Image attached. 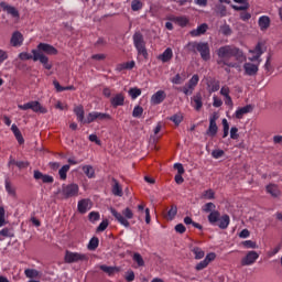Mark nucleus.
Wrapping results in <instances>:
<instances>
[{
	"mask_svg": "<svg viewBox=\"0 0 282 282\" xmlns=\"http://www.w3.org/2000/svg\"><path fill=\"white\" fill-rule=\"evenodd\" d=\"M78 191H80V188L76 183H70L67 185L63 184L61 194L63 195L64 199H69L72 197H78Z\"/></svg>",
	"mask_w": 282,
	"mask_h": 282,
	"instance_id": "423d86ee",
	"label": "nucleus"
},
{
	"mask_svg": "<svg viewBox=\"0 0 282 282\" xmlns=\"http://www.w3.org/2000/svg\"><path fill=\"white\" fill-rule=\"evenodd\" d=\"M215 208H217V206L215 205V203H206L203 207L204 213H214V210H216Z\"/></svg>",
	"mask_w": 282,
	"mask_h": 282,
	"instance_id": "de8ad7c7",
	"label": "nucleus"
},
{
	"mask_svg": "<svg viewBox=\"0 0 282 282\" xmlns=\"http://www.w3.org/2000/svg\"><path fill=\"white\" fill-rule=\"evenodd\" d=\"M259 28L262 32H265V30H268V28H270V17L268 15H262L259 18Z\"/></svg>",
	"mask_w": 282,
	"mask_h": 282,
	"instance_id": "a878e982",
	"label": "nucleus"
},
{
	"mask_svg": "<svg viewBox=\"0 0 282 282\" xmlns=\"http://www.w3.org/2000/svg\"><path fill=\"white\" fill-rule=\"evenodd\" d=\"M205 199H213L215 197V192L213 189H207L203 193Z\"/></svg>",
	"mask_w": 282,
	"mask_h": 282,
	"instance_id": "0e129e2a",
	"label": "nucleus"
},
{
	"mask_svg": "<svg viewBox=\"0 0 282 282\" xmlns=\"http://www.w3.org/2000/svg\"><path fill=\"white\" fill-rule=\"evenodd\" d=\"M34 180H42L43 184H54V176L43 174L41 171L35 170L33 172Z\"/></svg>",
	"mask_w": 282,
	"mask_h": 282,
	"instance_id": "4468645a",
	"label": "nucleus"
},
{
	"mask_svg": "<svg viewBox=\"0 0 282 282\" xmlns=\"http://www.w3.org/2000/svg\"><path fill=\"white\" fill-rule=\"evenodd\" d=\"M110 213L118 224L124 228H130L131 224L129 223V219L133 217V210H131V208L127 207L122 210V213H119L116 210V208H110Z\"/></svg>",
	"mask_w": 282,
	"mask_h": 282,
	"instance_id": "20e7f679",
	"label": "nucleus"
},
{
	"mask_svg": "<svg viewBox=\"0 0 282 282\" xmlns=\"http://www.w3.org/2000/svg\"><path fill=\"white\" fill-rule=\"evenodd\" d=\"M109 228V220H102L99 226L97 227V232H105Z\"/></svg>",
	"mask_w": 282,
	"mask_h": 282,
	"instance_id": "603ef678",
	"label": "nucleus"
},
{
	"mask_svg": "<svg viewBox=\"0 0 282 282\" xmlns=\"http://www.w3.org/2000/svg\"><path fill=\"white\" fill-rule=\"evenodd\" d=\"M89 221H99L100 220V213L98 212H90L88 215Z\"/></svg>",
	"mask_w": 282,
	"mask_h": 282,
	"instance_id": "864d4df0",
	"label": "nucleus"
},
{
	"mask_svg": "<svg viewBox=\"0 0 282 282\" xmlns=\"http://www.w3.org/2000/svg\"><path fill=\"white\" fill-rule=\"evenodd\" d=\"M217 131H219V128L217 127V123H209V127H208L206 133L210 138H215V135H217Z\"/></svg>",
	"mask_w": 282,
	"mask_h": 282,
	"instance_id": "c9c22d12",
	"label": "nucleus"
},
{
	"mask_svg": "<svg viewBox=\"0 0 282 282\" xmlns=\"http://www.w3.org/2000/svg\"><path fill=\"white\" fill-rule=\"evenodd\" d=\"M207 87L210 94H214L215 91H219V80L217 79H209L207 82Z\"/></svg>",
	"mask_w": 282,
	"mask_h": 282,
	"instance_id": "c756f323",
	"label": "nucleus"
},
{
	"mask_svg": "<svg viewBox=\"0 0 282 282\" xmlns=\"http://www.w3.org/2000/svg\"><path fill=\"white\" fill-rule=\"evenodd\" d=\"M154 105H162L166 100V93L164 90H159L151 98Z\"/></svg>",
	"mask_w": 282,
	"mask_h": 282,
	"instance_id": "6ab92c4d",
	"label": "nucleus"
},
{
	"mask_svg": "<svg viewBox=\"0 0 282 282\" xmlns=\"http://www.w3.org/2000/svg\"><path fill=\"white\" fill-rule=\"evenodd\" d=\"M132 261L138 264V268H143L144 265V259L142 258V254L138 252L133 253Z\"/></svg>",
	"mask_w": 282,
	"mask_h": 282,
	"instance_id": "e433bc0d",
	"label": "nucleus"
},
{
	"mask_svg": "<svg viewBox=\"0 0 282 282\" xmlns=\"http://www.w3.org/2000/svg\"><path fill=\"white\" fill-rule=\"evenodd\" d=\"M53 85L56 89V91L61 93V91H76V87L72 86H66L63 87L61 86V83H58V80H53Z\"/></svg>",
	"mask_w": 282,
	"mask_h": 282,
	"instance_id": "c85d7f7f",
	"label": "nucleus"
},
{
	"mask_svg": "<svg viewBox=\"0 0 282 282\" xmlns=\"http://www.w3.org/2000/svg\"><path fill=\"white\" fill-rule=\"evenodd\" d=\"M24 274L28 279H34L36 276H39V271L34 270V269H26L24 271Z\"/></svg>",
	"mask_w": 282,
	"mask_h": 282,
	"instance_id": "3c124183",
	"label": "nucleus"
},
{
	"mask_svg": "<svg viewBox=\"0 0 282 282\" xmlns=\"http://www.w3.org/2000/svg\"><path fill=\"white\" fill-rule=\"evenodd\" d=\"M200 54V58L207 62L210 58V46L207 42H199L197 51Z\"/></svg>",
	"mask_w": 282,
	"mask_h": 282,
	"instance_id": "9d476101",
	"label": "nucleus"
},
{
	"mask_svg": "<svg viewBox=\"0 0 282 282\" xmlns=\"http://www.w3.org/2000/svg\"><path fill=\"white\" fill-rule=\"evenodd\" d=\"M130 98L135 100L139 96H142V90L140 88H130L128 91Z\"/></svg>",
	"mask_w": 282,
	"mask_h": 282,
	"instance_id": "4c0bfd02",
	"label": "nucleus"
},
{
	"mask_svg": "<svg viewBox=\"0 0 282 282\" xmlns=\"http://www.w3.org/2000/svg\"><path fill=\"white\" fill-rule=\"evenodd\" d=\"M97 120H111V115L97 111Z\"/></svg>",
	"mask_w": 282,
	"mask_h": 282,
	"instance_id": "13d9d810",
	"label": "nucleus"
},
{
	"mask_svg": "<svg viewBox=\"0 0 282 282\" xmlns=\"http://www.w3.org/2000/svg\"><path fill=\"white\" fill-rule=\"evenodd\" d=\"M254 111V106L252 105H247L245 107H240L236 110L235 116L237 120H241L246 113H252Z\"/></svg>",
	"mask_w": 282,
	"mask_h": 282,
	"instance_id": "f3484780",
	"label": "nucleus"
},
{
	"mask_svg": "<svg viewBox=\"0 0 282 282\" xmlns=\"http://www.w3.org/2000/svg\"><path fill=\"white\" fill-rule=\"evenodd\" d=\"M11 131L14 134L19 144H24L25 143V139H23V134L21 133V130H19V127H17V124L13 123L11 126Z\"/></svg>",
	"mask_w": 282,
	"mask_h": 282,
	"instance_id": "393cba45",
	"label": "nucleus"
},
{
	"mask_svg": "<svg viewBox=\"0 0 282 282\" xmlns=\"http://www.w3.org/2000/svg\"><path fill=\"white\" fill-rule=\"evenodd\" d=\"M224 155H225L224 150L217 149V150H213L212 152V156L214 158V160H219L220 158H224Z\"/></svg>",
	"mask_w": 282,
	"mask_h": 282,
	"instance_id": "6e6d98bb",
	"label": "nucleus"
},
{
	"mask_svg": "<svg viewBox=\"0 0 282 282\" xmlns=\"http://www.w3.org/2000/svg\"><path fill=\"white\" fill-rule=\"evenodd\" d=\"M192 252L196 260L204 259V257L206 256V252L203 251V249L199 247L192 248Z\"/></svg>",
	"mask_w": 282,
	"mask_h": 282,
	"instance_id": "f704fd0d",
	"label": "nucleus"
},
{
	"mask_svg": "<svg viewBox=\"0 0 282 282\" xmlns=\"http://www.w3.org/2000/svg\"><path fill=\"white\" fill-rule=\"evenodd\" d=\"M124 279H126L127 282L135 281V272H133V270L127 271Z\"/></svg>",
	"mask_w": 282,
	"mask_h": 282,
	"instance_id": "5fc2aeb1",
	"label": "nucleus"
},
{
	"mask_svg": "<svg viewBox=\"0 0 282 282\" xmlns=\"http://www.w3.org/2000/svg\"><path fill=\"white\" fill-rule=\"evenodd\" d=\"M259 259V254L257 251H249L245 258L241 259V265H252Z\"/></svg>",
	"mask_w": 282,
	"mask_h": 282,
	"instance_id": "f8f14e48",
	"label": "nucleus"
},
{
	"mask_svg": "<svg viewBox=\"0 0 282 282\" xmlns=\"http://www.w3.org/2000/svg\"><path fill=\"white\" fill-rule=\"evenodd\" d=\"M23 34L19 31H15L12 33L10 44L12 45V47H21V45H23Z\"/></svg>",
	"mask_w": 282,
	"mask_h": 282,
	"instance_id": "dca6fc26",
	"label": "nucleus"
},
{
	"mask_svg": "<svg viewBox=\"0 0 282 282\" xmlns=\"http://www.w3.org/2000/svg\"><path fill=\"white\" fill-rule=\"evenodd\" d=\"M18 108L21 109V111H28V109H31L34 113H47V108L42 107L39 101H29L24 105H18Z\"/></svg>",
	"mask_w": 282,
	"mask_h": 282,
	"instance_id": "0eeeda50",
	"label": "nucleus"
},
{
	"mask_svg": "<svg viewBox=\"0 0 282 282\" xmlns=\"http://www.w3.org/2000/svg\"><path fill=\"white\" fill-rule=\"evenodd\" d=\"M33 54V61L36 63V61H40V63L43 65L44 69H52V63H50L48 56H56L58 54V50L52 44L47 43H40L37 44V47L31 51Z\"/></svg>",
	"mask_w": 282,
	"mask_h": 282,
	"instance_id": "f03ea898",
	"label": "nucleus"
},
{
	"mask_svg": "<svg viewBox=\"0 0 282 282\" xmlns=\"http://www.w3.org/2000/svg\"><path fill=\"white\" fill-rule=\"evenodd\" d=\"M207 31H208V24L203 23L198 25L197 29L192 30L189 34L191 36H202V34H206Z\"/></svg>",
	"mask_w": 282,
	"mask_h": 282,
	"instance_id": "5701e85b",
	"label": "nucleus"
},
{
	"mask_svg": "<svg viewBox=\"0 0 282 282\" xmlns=\"http://www.w3.org/2000/svg\"><path fill=\"white\" fill-rule=\"evenodd\" d=\"M265 192L268 193V195H271L273 199H279V197H281V188L276 184L270 183L269 185H267Z\"/></svg>",
	"mask_w": 282,
	"mask_h": 282,
	"instance_id": "ddd939ff",
	"label": "nucleus"
},
{
	"mask_svg": "<svg viewBox=\"0 0 282 282\" xmlns=\"http://www.w3.org/2000/svg\"><path fill=\"white\" fill-rule=\"evenodd\" d=\"M69 164L63 165L59 171H58V175H59V180H62V182H65V180H67V173H69Z\"/></svg>",
	"mask_w": 282,
	"mask_h": 282,
	"instance_id": "473e14b6",
	"label": "nucleus"
},
{
	"mask_svg": "<svg viewBox=\"0 0 282 282\" xmlns=\"http://www.w3.org/2000/svg\"><path fill=\"white\" fill-rule=\"evenodd\" d=\"M193 104L195 111L202 110V107H204V102L202 101V94H197L193 97Z\"/></svg>",
	"mask_w": 282,
	"mask_h": 282,
	"instance_id": "cd10ccee",
	"label": "nucleus"
},
{
	"mask_svg": "<svg viewBox=\"0 0 282 282\" xmlns=\"http://www.w3.org/2000/svg\"><path fill=\"white\" fill-rule=\"evenodd\" d=\"M143 113H144V108H142V106H135L132 111V117L142 118Z\"/></svg>",
	"mask_w": 282,
	"mask_h": 282,
	"instance_id": "37998d69",
	"label": "nucleus"
},
{
	"mask_svg": "<svg viewBox=\"0 0 282 282\" xmlns=\"http://www.w3.org/2000/svg\"><path fill=\"white\" fill-rule=\"evenodd\" d=\"M4 188L8 195H10V197H17V187L12 185V182H10V178L4 180Z\"/></svg>",
	"mask_w": 282,
	"mask_h": 282,
	"instance_id": "b1692460",
	"label": "nucleus"
},
{
	"mask_svg": "<svg viewBox=\"0 0 282 282\" xmlns=\"http://www.w3.org/2000/svg\"><path fill=\"white\" fill-rule=\"evenodd\" d=\"M187 84L197 87L199 84V75H193L192 78L187 82Z\"/></svg>",
	"mask_w": 282,
	"mask_h": 282,
	"instance_id": "bf43d9fd",
	"label": "nucleus"
},
{
	"mask_svg": "<svg viewBox=\"0 0 282 282\" xmlns=\"http://www.w3.org/2000/svg\"><path fill=\"white\" fill-rule=\"evenodd\" d=\"M89 207V200L88 199H80L77 203V210L78 213H82V215H85L87 213V208Z\"/></svg>",
	"mask_w": 282,
	"mask_h": 282,
	"instance_id": "7c9ffc66",
	"label": "nucleus"
},
{
	"mask_svg": "<svg viewBox=\"0 0 282 282\" xmlns=\"http://www.w3.org/2000/svg\"><path fill=\"white\" fill-rule=\"evenodd\" d=\"M98 246H100V240L98 237H93L88 242L87 249L94 251L98 248Z\"/></svg>",
	"mask_w": 282,
	"mask_h": 282,
	"instance_id": "72a5a7b5",
	"label": "nucleus"
},
{
	"mask_svg": "<svg viewBox=\"0 0 282 282\" xmlns=\"http://www.w3.org/2000/svg\"><path fill=\"white\" fill-rule=\"evenodd\" d=\"M0 8L3 10V12H7L9 14H11V17H13V19H19V10H17V8L8 4V2L2 1L0 2Z\"/></svg>",
	"mask_w": 282,
	"mask_h": 282,
	"instance_id": "2eb2a0df",
	"label": "nucleus"
},
{
	"mask_svg": "<svg viewBox=\"0 0 282 282\" xmlns=\"http://www.w3.org/2000/svg\"><path fill=\"white\" fill-rule=\"evenodd\" d=\"M175 232H178V235H184V232H186V227L184 226V224H177L174 227Z\"/></svg>",
	"mask_w": 282,
	"mask_h": 282,
	"instance_id": "680f3d73",
	"label": "nucleus"
},
{
	"mask_svg": "<svg viewBox=\"0 0 282 282\" xmlns=\"http://www.w3.org/2000/svg\"><path fill=\"white\" fill-rule=\"evenodd\" d=\"M74 113L77 116L78 122H82L84 124L85 122V108L83 106H76L74 108Z\"/></svg>",
	"mask_w": 282,
	"mask_h": 282,
	"instance_id": "bb28decb",
	"label": "nucleus"
},
{
	"mask_svg": "<svg viewBox=\"0 0 282 282\" xmlns=\"http://www.w3.org/2000/svg\"><path fill=\"white\" fill-rule=\"evenodd\" d=\"M185 96H192L193 91H195V86L191 84H186L183 88H180Z\"/></svg>",
	"mask_w": 282,
	"mask_h": 282,
	"instance_id": "a19ab883",
	"label": "nucleus"
},
{
	"mask_svg": "<svg viewBox=\"0 0 282 282\" xmlns=\"http://www.w3.org/2000/svg\"><path fill=\"white\" fill-rule=\"evenodd\" d=\"M20 61H34V55L28 53V52H22L18 55Z\"/></svg>",
	"mask_w": 282,
	"mask_h": 282,
	"instance_id": "8fccbe9b",
	"label": "nucleus"
},
{
	"mask_svg": "<svg viewBox=\"0 0 282 282\" xmlns=\"http://www.w3.org/2000/svg\"><path fill=\"white\" fill-rule=\"evenodd\" d=\"M172 59H173V48L171 47L165 48V52H163L158 56V61H161V63H171Z\"/></svg>",
	"mask_w": 282,
	"mask_h": 282,
	"instance_id": "a211bd4d",
	"label": "nucleus"
},
{
	"mask_svg": "<svg viewBox=\"0 0 282 282\" xmlns=\"http://www.w3.org/2000/svg\"><path fill=\"white\" fill-rule=\"evenodd\" d=\"M170 80H171L172 85H182L184 83V80H186V79L184 77H182L181 74H176Z\"/></svg>",
	"mask_w": 282,
	"mask_h": 282,
	"instance_id": "a18cd8bd",
	"label": "nucleus"
},
{
	"mask_svg": "<svg viewBox=\"0 0 282 282\" xmlns=\"http://www.w3.org/2000/svg\"><path fill=\"white\" fill-rule=\"evenodd\" d=\"M242 246L245 248H252L256 249L257 248V242L252 241V240H245L242 241Z\"/></svg>",
	"mask_w": 282,
	"mask_h": 282,
	"instance_id": "e2e57ef3",
	"label": "nucleus"
},
{
	"mask_svg": "<svg viewBox=\"0 0 282 282\" xmlns=\"http://www.w3.org/2000/svg\"><path fill=\"white\" fill-rule=\"evenodd\" d=\"M111 193H112V195H115V197H122V195H123L122 186L120 185V182H118V180H116V178H112Z\"/></svg>",
	"mask_w": 282,
	"mask_h": 282,
	"instance_id": "aec40b11",
	"label": "nucleus"
},
{
	"mask_svg": "<svg viewBox=\"0 0 282 282\" xmlns=\"http://www.w3.org/2000/svg\"><path fill=\"white\" fill-rule=\"evenodd\" d=\"M220 33L224 34V36H230V34H232V29H230V25L224 24L220 26Z\"/></svg>",
	"mask_w": 282,
	"mask_h": 282,
	"instance_id": "09e8293b",
	"label": "nucleus"
},
{
	"mask_svg": "<svg viewBox=\"0 0 282 282\" xmlns=\"http://www.w3.org/2000/svg\"><path fill=\"white\" fill-rule=\"evenodd\" d=\"M124 93H117L110 98V105L113 109H118V107H124Z\"/></svg>",
	"mask_w": 282,
	"mask_h": 282,
	"instance_id": "9b49d317",
	"label": "nucleus"
},
{
	"mask_svg": "<svg viewBox=\"0 0 282 282\" xmlns=\"http://www.w3.org/2000/svg\"><path fill=\"white\" fill-rule=\"evenodd\" d=\"M235 3H240L241 6H231L232 10H236L237 12L246 11L250 8V3L248 0H234Z\"/></svg>",
	"mask_w": 282,
	"mask_h": 282,
	"instance_id": "4be33fe9",
	"label": "nucleus"
},
{
	"mask_svg": "<svg viewBox=\"0 0 282 282\" xmlns=\"http://www.w3.org/2000/svg\"><path fill=\"white\" fill-rule=\"evenodd\" d=\"M205 268H208V263L204 259L199 263L196 264L195 270H197V272H200V270H205Z\"/></svg>",
	"mask_w": 282,
	"mask_h": 282,
	"instance_id": "052dcab7",
	"label": "nucleus"
},
{
	"mask_svg": "<svg viewBox=\"0 0 282 282\" xmlns=\"http://www.w3.org/2000/svg\"><path fill=\"white\" fill-rule=\"evenodd\" d=\"M175 215H177V207L176 206H172L170 208V210L167 212V217L170 220L175 219Z\"/></svg>",
	"mask_w": 282,
	"mask_h": 282,
	"instance_id": "4d7b16f0",
	"label": "nucleus"
},
{
	"mask_svg": "<svg viewBox=\"0 0 282 282\" xmlns=\"http://www.w3.org/2000/svg\"><path fill=\"white\" fill-rule=\"evenodd\" d=\"M97 119V111L89 112L84 119V124H91V122H96Z\"/></svg>",
	"mask_w": 282,
	"mask_h": 282,
	"instance_id": "58836bf2",
	"label": "nucleus"
},
{
	"mask_svg": "<svg viewBox=\"0 0 282 282\" xmlns=\"http://www.w3.org/2000/svg\"><path fill=\"white\" fill-rule=\"evenodd\" d=\"M216 13L219 14V17H227L228 10L224 4H216Z\"/></svg>",
	"mask_w": 282,
	"mask_h": 282,
	"instance_id": "79ce46f5",
	"label": "nucleus"
},
{
	"mask_svg": "<svg viewBox=\"0 0 282 282\" xmlns=\"http://www.w3.org/2000/svg\"><path fill=\"white\" fill-rule=\"evenodd\" d=\"M142 8H144V4L142 3V1H140V0H132V2H131V10L133 12H138V11L142 10Z\"/></svg>",
	"mask_w": 282,
	"mask_h": 282,
	"instance_id": "ea45409f",
	"label": "nucleus"
},
{
	"mask_svg": "<svg viewBox=\"0 0 282 282\" xmlns=\"http://www.w3.org/2000/svg\"><path fill=\"white\" fill-rule=\"evenodd\" d=\"M170 120H171L172 122H174V124H181L183 118H182V116H180V115H173V116L170 118Z\"/></svg>",
	"mask_w": 282,
	"mask_h": 282,
	"instance_id": "69168bd1",
	"label": "nucleus"
},
{
	"mask_svg": "<svg viewBox=\"0 0 282 282\" xmlns=\"http://www.w3.org/2000/svg\"><path fill=\"white\" fill-rule=\"evenodd\" d=\"M217 56V65L220 67H232L237 69L241 63H246L243 51L236 46L225 45L219 47Z\"/></svg>",
	"mask_w": 282,
	"mask_h": 282,
	"instance_id": "f257e3e1",
	"label": "nucleus"
},
{
	"mask_svg": "<svg viewBox=\"0 0 282 282\" xmlns=\"http://www.w3.org/2000/svg\"><path fill=\"white\" fill-rule=\"evenodd\" d=\"M250 54H254L256 56L261 57L263 54V48L261 43H258L253 50L250 51Z\"/></svg>",
	"mask_w": 282,
	"mask_h": 282,
	"instance_id": "49530a36",
	"label": "nucleus"
},
{
	"mask_svg": "<svg viewBox=\"0 0 282 282\" xmlns=\"http://www.w3.org/2000/svg\"><path fill=\"white\" fill-rule=\"evenodd\" d=\"M259 65H261V61L257 64L246 62L243 64L245 76H257V74H259Z\"/></svg>",
	"mask_w": 282,
	"mask_h": 282,
	"instance_id": "1a4fd4ad",
	"label": "nucleus"
},
{
	"mask_svg": "<svg viewBox=\"0 0 282 282\" xmlns=\"http://www.w3.org/2000/svg\"><path fill=\"white\" fill-rule=\"evenodd\" d=\"M0 237H13L12 232L8 228L0 230Z\"/></svg>",
	"mask_w": 282,
	"mask_h": 282,
	"instance_id": "774afa93",
	"label": "nucleus"
},
{
	"mask_svg": "<svg viewBox=\"0 0 282 282\" xmlns=\"http://www.w3.org/2000/svg\"><path fill=\"white\" fill-rule=\"evenodd\" d=\"M207 219L212 226H218L220 230H226V228L230 226V216H228V214L221 216L219 210L212 212Z\"/></svg>",
	"mask_w": 282,
	"mask_h": 282,
	"instance_id": "7ed1b4c3",
	"label": "nucleus"
},
{
	"mask_svg": "<svg viewBox=\"0 0 282 282\" xmlns=\"http://www.w3.org/2000/svg\"><path fill=\"white\" fill-rule=\"evenodd\" d=\"M198 47L199 42H189L186 44V50H188V52H194V54H197Z\"/></svg>",
	"mask_w": 282,
	"mask_h": 282,
	"instance_id": "c03bdc74",
	"label": "nucleus"
},
{
	"mask_svg": "<svg viewBox=\"0 0 282 282\" xmlns=\"http://www.w3.org/2000/svg\"><path fill=\"white\" fill-rule=\"evenodd\" d=\"M99 269L102 272H105L106 274H108V276H113V274L120 272V268L119 267H109L107 264L99 265Z\"/></svg>",
	"mask_w": 282,
	"mask_h": 282,
	"instance_id": "412c9836",
	"label": "nucleus"
},
{
	"mask_svg": "<svg viewBox=\"0 0 282 282\" xmlns=\"http://www.w3.org/2000/svg\"><path fill=\"white\" fill-rule=\"evenodd\" d=\"M82 170L89 180H93V177H96V170H94V166L84 165Z\"/></svg>",
	"mask_w": 282,
	"mask_h": 282,
	"instance_id": "2f4dec72",
	"label": "nucleus"
},
{
	"mask_svg": "<svg viewBox=\"0 0 282 282\" xmlns=\"http://www.w3.org/2000/svg\"><path fill=\"white\" fill-rule=\"evenodd\" d=\"M133 45L139 54L143 58H149V52L147 51V41H144V35L142 32L137 31L132 35Z\"/></svg>",
	"mask_w": 282,
	"mask_h": 282,
	"instance_id": "39448f33",
	"label": "nucleus"
},
{
	"mask_svg": "<svg viewBox=\"0 0 282 282\" xmlns=\"http://www.w3.org/2000/svg\"><path fill=\"white\" fill-rule=\"evenodd\" d=\"M64 261L65 263H78V261H89V256L67 250L65 252Z\"/></svg>",
	"mask_w": 282,
	"mask_h": 282,
	"instance_id": "6e6552de",
	"label": "nucleus"
},
{
	"mask_svg": "<svg viewBox=\"0 0 282 282\" xmlns=\"http://www.w3.org/2000/svg\"><path fill=\"white\" fill-rule=\"evenodd\" d=\"M221 105H224V101L219 97L214 96L213 97V106L219 108V107H221Z\"/></svg>",
	"mask_w": 282,
	"mask_h": 282,
	"instance_id": "338daca9",
	"label": "nucleus"
}]
</instances>
